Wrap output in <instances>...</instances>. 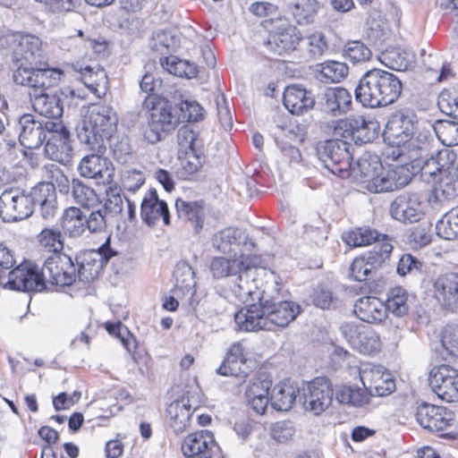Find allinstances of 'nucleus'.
Here are the masks:
<instances>
[{
	"label": "nucleus",
	"instance_id": "1",
	"mask_svg": "<svg viewBox=\"0 0 458 458\" xmlns=\"http://www.w3.org/2000/svg\"><path fill=\"white\" fill-rule=\"evenodd\" d=\"M19 141L29 149L39 148L46 142L47 156L56 162H70L72 148L70 144V132L63 121L36 120L30 114L21 115L17 123Z\"/></svg>",
	"mask_w": 458,
	"mask_h": 458
},
{
	"label": "nucleus",
	"instance_id": "2",
	"mask_svg": "<svg viewBox=\"0 0 458 458\" xmlns=\"http://www.w3.org/2000/svg\"><path fill=\"white\" fill-rule=\"evenodd\" d=\"M64 72L60 69H30L20 67L13 72L16 84L28 87L32 107L45 121H62L64 113L62 98L47 89L58 84Z\"/></svg>",
	"mask_w": 458,
	"mask_h": 458
},
{
	"label": "nucleus",
	"instance_id": "3",
	"mask_svg": "<svg viewBox=\"0 0 458 458\" xmlns=\"http://www.w3.org/2000/svg\"><path fill=\"white\" fill-rule=\"evenodd\" d=\"M403 90L401 80L381 69L366 72L355 88V98L365 107L377 108L394 103Z\"/></svg>",
	"mask_w": 458,
	"mask_h": 458
},
{
	"label": "nucleus",
	"instance_id": "4",
	"mask_svg": "<svg viewBox=\"0 0 458 458\" xmlns=\"http://www.w3.org/2000/svg\"><path fill=\"white\" fill-rule=\"evenodd\" d=\"M117 123L118 116L112 106L94 105L77 127V137L89 150L105 152L107 140L116 131Z\"/></svg>",
	"mask_w": 458,
	"mask_h": 458
},
{
	"label": "nucleus",
	"instance_id": "5",
	"mask_svg": "<svg viewBox=\"0 0 458 458\" xmlns=\"http://www.w3.org/2000/svg\"><path fill=\"white\" fill-rule=\"evenodd\" d=\"M143 108L149 112L142 134L148 144L154 145L163 140L180 121V117L173 112L170 102L160 96H148L143 101Z\"/></svg>",
	"mask_w": 458,
	"mask_h": 458
},
{
	"label": "nucleus",
	"instance_id": "6",
	"mask_svg": "<svg viewBox=\"0 0 458 458\" xmlns=\"http://www.w3.org/2000/svg\"><path fill=\"white\" fill-rule=\"evenodd\" d=\"M352 145L344 140L335 139L325 141L317 149L319 160L332 174L342 178L349 176L352 157Z\"/></svg>",
	"mask_w": 458,
	"mask_h": 458
},
{
	"label": "nucleus",
	"instance_id": "7",
	"mask_svg": "<svg viewBox=\"0 0 458 458\" xmlns=\"http://www.w3.org/2000/svg\"><path fill=\"white\" fill-rule=\"evenodd\" d=\"M33 199L20 188L5 189L0 195V217L4 223H15L33 214Z\"/></svg>",
	"mask_w": 458,
	"mask_h": 458
},
{
	"label": "nucleus",
	"instance_id": "8",
	"mask_svg": "<svg viewBox=\"0 0 458 458\" xmlns=\"http://www.w3.org/2000/svg\"><path fill=\"white\" fill-rule=\"evenodd\" d=\"M117 254L110 246V238L98 250H82L76 255V275L80 280L89 282L93 280L102 270L104 265Z\"/></svg>",
	"mask_w": 458,
	"mask_h": 458
},
{
	"label": "nucleus",
	"instance_id": "9",
	"mask_svg": "<svg viewBox=\"0 0 458 458\" xmlns=\"http://www.w3.org/2000/svg\"><path fill=\"white\" fill-rule=\"evenodd\" d=\"M40 278L44 284L54 285H71L77 278L75 264L70 256L64 253L51 254L41 267Z\"/></svg>",
	"mask_w": 458,
	"mask_h": 458
},
{
	"label": "nucleus",
	"instance_id": "10",
	"mask_svg": "<svg viewBox=\"0 0 458 458\" xmlns=\"http://www.w3.org/2000/svg\"><path fill=\"white\" fill-rule=\"evenodd\" d=\"M0 285L21 292H41L44 284L38 267L30 261H25L5 274H0Z\"/></svg>",
	"mask_w": 458,
	"mask_h": 458
},
{
	"label": "nucleus",
	"instance_id": "11",
	"mask_svg": "<svg viewBox=\"0 0 458 458\" xmlns=\"http://www.w3.org/2000/svg\"><path fill=\"white\" fill-rule=\"evenodd\" d=\"M12 60L17 64V68L26 67L30 69H48L37 66L40 64L43 57L42 41L39 38L30 34H16L13 37Z\"/></svg>",
	"mask_w": 458,
	"mask_h": 458
},
{
	"label": "nucleus",
	"instance_id": "12",
	"mask_svg": "<svg viewBox=\"0 0 458 458\" xmlns=\"http://www.w3.org/2000/svg\"><path fill=\"white\" fill-rule=\"evenodd\" d=\"M456 153L453 149L444 148L432 152L428 157L411 162L413 167L420 168V177L423 181L428 183H436L442 174L456 162Z\"/></svg>",
	"mask_w": 458,
	"mask_h": 458
},
{
	"label": "nucleus",
	"instance_id": "13",
	"mask_svg": "<svg viewBox=\"0 0 458 458\" xmlns=\"http://www.w3.org/2000/svg\"><path fill=\"white\" fill-rule=\"evenodd\" d=\"M359 375L363 386L371 395L386 396L395 389L391 373L381 365L361 363Z\"/></svg>",
	"mask_w": 458,
	"mask_h": 458
},
{
	"label": "nucleus",
	"instance_id": "14",
	"mask_svg": "<svg viewBox=\"0 0 458 458\" xmlns=\"http://www.w3.org/2000/svg\"><path fill=\"white\" fill-rule=\"evenodd\" d=\"M341 331L351 346L363 354H375L381 349L380 337L369 326L344 323Z\"/></svg>",
	"mask_w": 458,
	"mask_h": 458
},
{
	"label": "nucleus",
	"instance_id": "15",
	"mask_svg": "<svg viewBox=\"0 0 458 458\" xmlns=\"http://www.w3.org/2000/svg\"><path fill=\"white\" fill-rule=\"evenodd\" d=\"M334 394L333 386L328 378L315 377L308 383L304 392V409L314 415H320L330 407Z\"/></svg>",
	"mask_w": 458,
	"mask_h": 458
},
{
	"label": "nucleus",
	"instance_id": "16",
	"mask_svg": "<svg viewBox=\"0 0 458 458\" xmlns=\"http://www.w3.org/2000/svg\"><path fill=\"white\" fill-rule=\"evenodd\" d=\"M428 383L442 400L458 402V369L444 364L434 367L429 373Z\"/></svg>",
	"mask_w": 458,
	"mask_h": 458
},
{
	"label": "nucleus",
	"instance_id": "17",
	"mask_svg": "<svg viewBox=\"0 0 458 458\" xmlns=\"http://www.w3.org/2000/svg\"><path fill=\"white\" fill-rule=\"evenodd\" d=\"M416 115L408 109H401L394 112L389 118L384 137L389 144L405 146L408 140L414 134L416 129Z\"/></svg>",
	"mask_w": 458,
	"mask_h": 458
},
{
	"label": "nucleus",
	"instance_id": "18",
	"mask_svg": "<svg viewBox=\"0 0 458 458\" xmlns=\"http://www.w3.org/2000/svg\"><path fill=\"white\" fill-rule=\"evenodd\" d=\"M411 181L409 170L403 166H394L388 170L375 173L371 180L364 185V188L370 192L394 191L406 186Z\"/></svg>",
	"mask_w": 458,
	"mask_h": 458
},
{
	"label": "nucleus",
	"instance_id": "19",
	"mask_svg": "<svg viewBox=\"0 0 458 458\" xmlns=\"http://www.w3.org/2000/svg\"><path fill=\"white\" fill-rule=\"evenodd\" d=\"M268 293L265 299L268 300ZM264 309L267 320V331H274L276 328H284L293 321L301 312L299 304L290 301H278L270 303L265 301Z\"/></svg>",
	"mask_w": 458,
	"mask_h": 458
},
{
	"label": "nucleus",
	"instance_id": "20",
	"mask_svg": "<svg viewBox=\"0 0 458 458\" xmlns=\"http://www.w3.org/2000/svg\"><path fill=\"white\" fill-rule=\"evenodd\" d=\"M248 234L237 227H227L215 233L211 238L212 246L216 250L231 255L240 256L244 253L243 248L248 244Z\"/></svg>",
	"mask_w": 458,
	"mask_h": 458
},
{
	"label": "nucleus",
	"instance_id": "21",
	"mask_svg": "<svg viewBox=\"0 0 458 458\" xmlns=\"http://www.w3.org/2000/svg\"><path fill=\"white\" fill-rule=\"evenodd\" d=\"M218 448L213 434L208 430L190 434L182 444V452L188 458H212Z\"/></svg>",
	"mask_w": 458,
	"mask_h": 458
},
{
	"label": "nucleus",
	"instance_id": "22",
	"mask_svg": "<svg viewBox=\"0 0 458 458\" xmlns=\"http://www.w3.org/2000/svg\"><path fill=\"white\" fill-rule=\"evenodd\" d=\"M454 420L453 413L446 408L422 403L417 408L416 420L425 429L431 432L445 430Z\"/></svg>",
	"mask_w": 458,
	"mask_h": 458
},
{
	"label": "nucleus",
	"instance_id": "23",
	"mask_svg": "<svg viewBox=\"0 0 458 458\" xmlns=\"http://www.w3.org/2000/svg\"><path fill=\"white\" fill-rule=\"evenodd\" d=\"M93 152L81 160L78 166L80 174L86 178L102 180L104 183L110 182L114 174L113 164L102 156L105 152Z\"/></svg>",
	"mask_w": 458,
	"mask_h": 458
},
{
	"label": "nucleus",
	"instance_id": "24",
	"mask_svg": "<svg viewBox=\"0 0 458 458\" xmlns=\"http://www.w3.org/2000/svg\"><path fill=\"white\" fill-rule=\"evenodd\" d=\"M390 214L403 223L418 222L423 214L420 197L417 193L398 196L391 203Z\"/></svg>",
	"mask_w": 458,
	"mask_h": 458
},
{
	"label": "nucleus",
	"instance_id": "25",
	"mask_svg": "<svg viewBox=\"0 0 458 458\" xmlns=\"http://www.w3.org/2000/svg\"><path fill=\"white\" fill-rule=\"evenodd\" d=\"M257 265L258 258L251 255L237 274L233 293L242 301H255L257 298L258 286L255 283Z\"/></svg>",
	"mask_w": 458,
	"mask_h": 458
},
{
	"label": "nucleus",
	"instance_id": "26",
	"mask_svg": "<svg viewBox=\"0 0 458 458\" xmlns=\"http://www.w3.org/2000/svg\"><path fill=\"white\" fill-rule=\"evenodd\" d=\"M301 39V33L295 26L284 24L269 34L267 46L275 54H290L297 48Z\"/></svg>",
	"mask_w": 458,
	"mask_h": 458
},
{
	"label": "nucleus",
	"instance_id": "27",
	"mask_svg": "<svg viewBox=\"0 0 458 458\" xmlns=\"http://www.w3.org/2000/svg\"><path fill=\"white\" fill-rule=\"evenodd\" d=\"M237 329L242 332L267 330L264 305L261 302L247 304L234 315Z\"/></svg>",
	"mask_w": 458,
	"mask_h": 458
},
{
	"label": "nucleus",
	"instance_id": "28",
	"mask_svg": "<svg viewBox=\"0 0 458 458\" xmlns=\"http://www.w3.org/2000/svg\"><path fill=\"white\" fill-rule=\"evenodd\" d=\"M50 172L52 173V182H40L29 193L33 199V207L35 204H46L51 197L55 199V184L58 186L61 192H68L69 191V181L63 172L55 165H51Z\"/></svg>",
	"mask_w": 458,
	"mask_h": 458
},
{
	"label": "nucleus",
	"instance_id": "29",
	"mask_svg": "<svg viewBox=\"0 0 458 458\" xmlns=\"http://www.w3.org/2000/svg\"><path fill=\"white\" fill-rule=\"evenodd\" d=\"M140 216L149 226H154L160 219L165 225L170 224V214L166 202L159 199L155 190H150L140 205Z\"/></svg>",
	"mask_w": 458,
	"mask_h": 458
},
{
	"label": "nucleus",
	"instance_id": "30",
	"mask_svg": "<svg viewBox=\"0 0 458 458\" xmlns=\"http://www.w3.org/2000/svg\"><path fill=\"white\" fill-rule=\"evenodd\" d=\"M271 380L266 375L254 377L245 391V398L251 409L258 414H264L269 402Z\"/></svg>",
	"mask_w": 458,
	"mask_h": 458
},
{
	"label": "nucleus",
	"instance_id": "31",
	"mask_svg": "<svg viewBox=\"0 0 458 458\" xmlns=\"http://www.w3.org/2000/svg\"><path fill=\"white\" fill-rule=\"evenodd\" d=\"M351 93L342 88H329L321 98L322 109L333 116H341L350 111L352 107Z\"/></svg>",
	"mask_w": 458,
	"mask_h": 458
},
{
	"label": "nucleus",
	"instance_id": "32",
	"mask_svg": "<svg viewBox=\"0 0 458 458\" xmlns=\"http://www.w3.org/2000/svg\"><path fill=\"white\" fill-rule=\"evenodd\" d=\"M284 105L293 114L299 115L313 108L314 95L300 85H291L284 89Z\"/></svg>",
	"mask_w": 458,
	"mask_h": 458
},
{
	"label": "nucleus",
	"instance_id": "33",
	"mask_svg": "<svg viewBox=\"0 0 458 458\" xmlns=\"http://www.w3.org/2000/svg\"><path fill=\"white\" fill-rule=\"evenodd\" d=\"M353 312L360 320L367 323H379L386 318L384 303L373 296H364L357 300Z\"/></svg>",
	"mask_w": 458,
	"mask_h": 458
},
{
	"label": "nucleus",
	"instance_id": "34",
	"mask_svg": "<svg viewBox=\"0 0 458 458\" xmlns=\"http://www.w3.org/2000/svg\"><path fill=\"white\" fill-rule=\"evenodd\" d=\"M194 411L195 408L190 404L189 399L184 397L168 405V424L176 435L182 433L187 428Z\"/></svg>",
	"mask_w": 458,
	"mask_h": 458
},
{
	"label": "nucleus",
	"instance_id": "35",
	"mask_svg": "<svg viewBox=\"0 0 458 458\" xmlns=\"http://www.w3.org/2000/svg\"><path fill=\"white\" fill-rule=\"evenodd\" d=\"M434 195L439 201L451 200L458 196V165H450L439 177L434 188Z\"/></svg>",
	"mask_w": 458,
	"mask_h": 458
},
{
	"label": "nucleus",
	"instance_id": "36",
	"mask_svg": "<svg viewBox=\"0 0 458 458\" xmlns=\"http://www.w3.org/2000/svg\"><path fill=\"white\" fill-rule=\"evenodd\" d=\"M382 170V164L376 155L364 154L355 164L352 163L349 176H353L363 186L371 180L375 173Z\"/></svg>",
	"mask_w": 458,
	"mask_h": 458
},
{
	"label": "nucleus",
	"instance_id": "37",
	"mask_svg": "<svg viewBox=\"0 0 458 458\" xmlns=\"http://www.w3.org/2000/svg\"><path fill=\"white\" fill-rule=\"evenodd\" d=\"M251 255L241 253L240 256L231 258L216 257L212 259L210 270L216 278H223L226 276H236L243 264Z\"/></svg>",
	"mask_w": 458,
	"mask_h": 458
},
{
	"label": "nucleus",
	"instance_id": "38",
	"mask_svg": "<svg viewBox=\"0 0 458 458\" xmlns=\"http://www.w3.org/2000/svg\"><path fill=\"white\" fill-rule=\"evenodd\" d=\"M435 295L444 305L458 302V274H445L434 284Z\"/></svg>",
	"mask_w": 458,
	"mask_h": 458
},
{
	"label": "nucleus",
	"instance_id": "39",
	"mask_svg": "<svg viewBox=\"0 0 458 458\" xmlns=\"http://www.w3.org/2000/svg\"><path fill=\"white\" fill-rule=\"evenodd\" d=\"M286 8L298 24L307 25L313 21L319 3L317 0H288Z\"/></svg>",
	"mask_w": 458,
	"mask_h": 458
},
{
	"label": "nucleus",
	"instance_id": "40",
	"mask_svg": "<svg viewBox=\"0 0 458 458\" xmlns=\"http://www.w3.org/2000/svg\"><path fill=\"white\" fill-rule=\"evenodd\" d=\"M175 208L178 216L191 222L196 233L202 229L204 220V202L202 200L185 201L178 199L175 201Z\"/></svg>",
	"mask_w": 458,
	"mask_h": 458
},
{
	"label": "nucleus",
	"instance_id": "41",
	"mask_svg": "<svg viewBox=\"0 0 458 458\" xmlns=\"http://www.w3.org/2000/svg\"><path fill=\"white\" fill-rule=\"evenodd\" d=\"M315 72L317 79L324 83H337L348 75L349 68L345 63L327 60L318 64Z\"/></svg>",
	"mask_w": 458,
	"mask_h": 458
},
{
	"label": "nucleus",
	"instance_id": "42",
	"mask_svg": "<svg viewBox=\"0 0 458 458\" xmlns=\"http://www.w3.org/2000/svg\"><path fill=\"white\" fill-rule=\"evenodd\" d=\"M298 389L288 382L276 385L271 391L269 401L277 411H289L295 399Z\"/></svg>",
	"mask_w": 458,
	"mask_h": 458
},
{
	"label": "nucleus",
	"instance_id": "43",
	"mask_svg": "<svg viewBox=\"0 0 458 458\" xmlns=\"http://www.w3.org/2000/svg\"><path fill=\"white\" fill-rule=\"evenodd\" d=\"M387 235L378 233L369 227H358L348 233H344L343 240L350 246L363 247L387 240Z\"/></svg>",
	"mask_w": 458,
	"mask_h": 458
},
{
	"label": "nucleus",
	"instance_id": "44",
	"mask_svg": "<svg viewBox=\"0 0 458 458\" xmlns=\"http://www.w3.org/2000/svg\"><path fill=\"white\" fill-rule=\"evenodd\" d=\"M86 215L81 208L70 207L62 216V228L70 237H79L86 231Z\"/></svg>",
	"mask_w": 458,
	"mask_h": 458
},
{
	"label": "nucleus",
	"instance_id": "45",
	"mask_svg": "<svg viewBox=\"0 0 458 458\" xmlns=\"http://www.w3.org/2000/svg\"><path fill=\"white\" fill-rule=\"evenodd\" d=\"M180 165L176 170V175L181 180H189L197 174L205 162L203 149L200 151H185L183 156H179Z\"/></svg>",
	"mask_w": 458,
	"mask_h": 458
},
{
	"label": "nucleus",
	"instance_id": "46",
	"mask_svg": "<svg viewBox=\"0 0 458 458\" xmlns=\"http://www.w3.org/2000/svg\"><path fill=\"white\" fill-rule=\"evenodd\" d=\"M433 138L429 131H420L416 137L413 135L403 146L408 150V157L411 161L428 157L430 153Z\"/></svg>",
	"mask_w": 458,
	"mask_h": 458
},
{
	"label": "nucleus",
	"instance_id": "47",
	"mask_svg": "<svg viewBox=\"0 0 458 458\" xmlns=\"http://www.w3.org/2000/svg\"><path fill=\"white\" fill-rule=\"evenodd\" d=\"M384 305L386 312L389 311L395 317L406 315L410 307V297L407 291L401 286L391 288Z\"/></svg>",
	"mask_w": 458,
	"mask_h": 458
},
{
	"label": "nucleus",
	"instance_id": "48",
	"mask_svg": "<svg viewBox=\"0 0 458 458\" xmlns=\"http://www.w3.org/2000/svg\"><path fill=\"white\" fill-rule=\"evenodd\" d=\"M160 64L169 73L178 77L191 79L198 74L197 66L193 63L182 60L175 55L161 58Z\"/></svg>",
	"mask_w": 458,
	"mask_h": 458
},
{
	"label": "nucleus",
	"instance_id": "49",
	"mask_svg": "<svg viewBox=\"0 0 458 458\" xmlns=\"http://www.w3.org/2000/svg\"><path fill=\"white\" fill-rule=\"evenodd\" d=\"M413 61V55L401 48L387 49L381 55V62L386 67L394 71L407 70Z\"/></svg>",
	"mask_w": 458,
	"mask_h": 458
},
{
	"label": "nucleus",
	"instance_id": "50",
	"mask_svg": "<svg viewBox=\"0 0 458 458\" xmlns=\"http://www.w3.org/2000/svg\"><path fill=\"white\" fill-rule=\"evenodd\" d=\"M393 250L394 246L387 237V240L377 242L371 250L364 254L375 273L388 263Z\"/></svg>",
	"mask_w": 458,
	"mask_h": 458
},
{
	"label": "nucleus",
	"instance_id": "51",
	"mask_svg": "<svg viewBox=\"0 0 458 458\" xmlns=\"http://www.w3.org/2000/svg\"><path fill=\"white\" fill-rule=\"evenodd\" d=\"M72 196L77 204L85 208H93L99 202L95 190L76 178L72 181Z\"/></svg>",
	"mask_w": 458,
	"mask_h": 458
},
{
	"label": "nucleus",
	"instance_id": "52",
	"mask_svg": "<svg viewBox=\"0 0 458 458\" xmlns=\"http://www.w3.org/2000/svg\"><path fill=\"white\" fill-rule=\"evenodd\" d=\"M369 391L361 388H352L350 386H340L335 392V398L338 403L351 404L360 407L369 402Z\"/></svg>",
	"mask_w": 458,
	"mask_h": 458
},
{
	"label": "nucleus",
	"instance_id": "53",
	"mask_svg": "<svg viewBox=\"0 0 458 458\" xmlns=\"http://www.w3.org/2000/svg\"><path fill=\"white\" fill-rule=\"evenodd\" d=\"M437 234L448 241L458 239V207L447 212L437 224Z\"/></svg>",
	"mask_w": 458,
	"mask_h": 458
},
{
	"label": "nucleus",
	"instance_id": "54",
	"mask_svg": "<svg viewBox=\"0 0 458 458\" xmlns=\"http://www.w3.org/2000/svg\"><path fill=\"white\" fill-rule=\"evenodd\" d=\"M107 142H110V149L114 158L117 162L125 164L132 158L133 148L131 144V140L126 134L113 135Z\"/></svg>",
	"mask_w": 458,
	"mask_h": 458
},
{
	"label": "nucleus",
	"instance_id": "55",
	"mask_svg": "<svg viewBox=\"0 0 458 458\" xmlns=\"http://www.w3.org/2000/svg\"><path fill=\"white\" fill-rule=\"evenodd\" d=\"M438 140L445 147L458 145V123L453 121H437L433 125Z\"/></svg>",
	"mask_w": 458,
	"mask_h": 458
},
{
	"label": "nucleus",
	"instance_id": "56",
	"mask_svg": "<svg viewBox=\"0 0 458 458\" xmlns=\"http://www.w3.org/2000/svg\"><path fill=\"white\" fill-rule=\"evenodd\" d=\"M305 50L312 59L320 58L328 50V42L322 32H314L302 38Z\"/></svg>",
	"mask_w": 458,
	"mask_h": 458
},
{
	"label": "nucleus",
	"instance_id": "57",
	"mask_svg": "<svg viewBox=\"0 0 458 458\" xmlns=\"http://www.w3.org/2000/svg\"><path fill=\"white\" fill-rule=\"evenodd\" d=\"M344 55L352 63H362L371 57L370 49L360 40L348 41L343 49Z\"/></svg>",
	"mask_w": 458,
	"mask_h": 458
},
{
	"label": "nucleus",
	"instance_id": "58",
	"mask_svg": "<svg viewBox=\"0 0 458 458\" xmlns=\"http://www.w3.org/2000/svg\"><path fill=\"white\" fill-rule=\"evenodd\" d=\"M38 242L41 247L47 249L52 254L62 253L64 243L59 230L46 228L38 235Z\"/></svg>",
	"mask_w": 458,
	"mask_h": 458
},
{
	"label": "nucleus",
	"instance_id": "59",
	"mask_svg": "<svg viewBox=\"0 0 458 458\" xmlns=\"http://www.w3.org/2000/svg\"><path fill=\"white\" fill-rule=\"evenodd\" d=\"M356 120H359L361 124H359L354 130V140L360 143L372 141L378 129L377 123L373 120H366L362 115H357Z\"/></svg>",
	"mask_w": 458,
	"mask_h": 458
},
{
	"label": "nucleus",
	"instance_id": "60",
	"mask_svg": "<svg viewBox=\"0 0 458 458\" xmlns=\"http://www.w3.org/2000/svg\"><path fill=\"white\" fill-rule=\"evenodd\" d=\"M178 144L182 150L200 151L203 149V142L199 134L187 127L181 128L177 134Z\"/></svg>",
	"mask_w": 458,
	"mask_h": 458
},
{
	"label": "nucleus",
	"instance_id": "61",
	"mask_svg": "<svg viewBox=\"0 0 458 458\" xmlns=\"http://www.w3.org/2000/svg\"><path fill=\"white\" fill-rule=\"evenodd\" d=\"M375 274L364 255L355 258L350 267V276L358 282L367 281Z\"/></svg>",
	"mask_w": 458,
	"mask_h": 458
},
{
	"label": "nucleus",
	"instance_id": "62",
	"mask_svg": "<svg viewBox=\"0 0 458 458\" xmlns=\"http://www.w3.org/2000/svg\"><path fill=\"white\" fill-rule=\"evenodd\" d=\"M280 293H281V281L278 276H276L273 272L270 273L269 279L267 280L265 288L261 293L258 291L256 300H259L263 305L265 303L266 294L268 293L269 297H267V301L270 303L280 301Z\"/></svg>",
	"mask_w": 458,
	"mask_h": 458
},
{
	"label": "nucleus",
	"instance_id": "63",
	"mask_svg": "<svg viewBox=\"0 0 458 458\" xmlns=\"http://www.w3.org/2000/svg\"><path fill=\"white\" fill-rule=\"evenodd\" d=\"M106 329L110 335L118 337L128 352L131 351L132 346L136 347V339L129 333L127 328L123 327L120 321L116 323L106 322Z\"/></svg>",
	"mask_w": 458,
	"mask_h": 458
},
{
	"label": "nucleus",
	"instance_id": "64",
	"mask_svg": "<svg viewBox=\"0 0 458 458\" xmlns=\"http://www.w3.org/2000/svg\"><path fill=\"white\" fill-rule=\"evenodd\" d=\"M441 343L449 353L458 356V328L445 326L441 333Z\"/></svg>",
	"mask_w": 458,
	"mask_h": 458
}]
</instances>
